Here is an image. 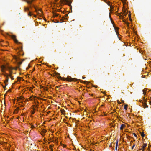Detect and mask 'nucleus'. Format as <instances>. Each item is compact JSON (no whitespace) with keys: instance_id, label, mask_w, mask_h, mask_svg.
<instances>
[{"instance_id":"f257e3e1","label":"nucleus","mask_w":151,"mask_h":151,"mask_svg":"<svg viewBox=\"0 0 151 151\" xmlns=\"http://www.w3.org/2000/svg\"><path fill=\"white\" fill-rule=\"evenodd\" d=\"M0 68L1 72V75H3L4 76L7 75L8 73L6 72V70H8L9 73L10 71H12L14 70H17L16 68L12 67L9 65L7 63H4L2 64Z\"/></svg>"},{"instance_id":"f03ea898","label":"nucleus","mask_w":151,"mask_h":151,"mask_svg":"<svg viewBox=\"0 0 151 151\" xmlns=\"http://www.w3.org/2000/svg\"><path fill=\"white\" fill-rule=\"evenodd\" d=\"M11 38L14 41L16 44H19V48H18L17 49V52L18 54L19 55H23V52L22 50V46L21 43L18 42V40L16 38V36L12 35L11 36Z\"/></svg>"},{"instance_id":"7ed1b4c3","label":"nucleus","mask_w":151,"mask_h":151,"mask_svg":"<svg viewBox=\"0 0 151 151\" xmlns=\"http://www.w3.org/2000/svg\"><path fill=\"white\" fill-rule=\"evenodd\" d=\"M12 70L10 71L9 73L7 74V75L4 76L5 77V79L4 81V83L5 86L8 85L9 77H10L12 80L14 79L13 76H12Z\"/></svg>"},{"instance_id":"20e7f679","label":"nucleus","mask_w":151,"mask_h":151,"mask_svg":"<svg viewBox=\"0 0 151 151\" xmlns=\"http://www.w3.org/2000/svg\"><path fill=\"white\" fill-rule=\"evenodd\" d=\"M33 7L35 9V12L37 14V15L39 16L40 17H43V13L42 10L41 8L37 6H36L34 5L33 6Z\"/></svg>"},{"instance_id":"39448f33","label":"nucleus","mask_w":151,"mask_h":151,"mask_svg":"<svg viewBox=\"0 0 151 151\" xmlns=\"http://www.w3.org/2000/svg\"><path fill=\"white\" fill-rule=\"evenodd\" d=\"M58 78H60L61 80H63V81H77V79L76 78H72L70 77H68L66 78H63V77H61L60 76Z\"/></svg>"},{"instance_id":"423d86ee","label":"nucleus","mask_w":151,"mask_h":151,"mask_svg":"<svg viewBox=\"0 0 151 151\" xmlns=\"http://www.w3.org/2000/svg\"><path fill=\"white\" fill-rule=\"evenodd\" d=\"M38 108L35 107L34 105H32L31 107V110H30L31 114L33 115L35 113L36 111H37Z\"/></svg>"},{"instance_id":"0eeeda50","label":"nucleus","mask_w":151,"mask_h":151,"mask_svg":"<svg viewBox=\"0 0 151 151\" xmlns=\"http://www.w3.org/2000/svg\"><path fill=\"white\" fill-rule=\"evenodd\" d=\"M4 23V20L1 18H0V33L4 36V31L2 30L1 27L2 25H3Z\"/></svg>"},{"instance_id":"6e6552de","label":"nucleus","mask_w":151,"mask_h":151,"mask_svg":"<svg viewBox=\"0 0 151 151\" xmlns=\"http://www.w3.org/2000/svg\"><path fill=\"white\" fill-rule=\"evenodd\" d=\"M72 1L71 0H61L60 1L61 4H67L69 6L71 5Z\"/></svg>"},{"instance_id":"1a4fd4ad","label":"nucleus","mask_w":151,"mask_h":151,"mask_svg":"<svg viewBox=\"0 0 151 151\" xmlns=\"http://www.w3.org/2000/svg\"><path fill=\"white\" fill-rule=\"evenodd\" d=\"M33 104L32 105L34 106L35 107H36L37 108H39V102L38 101L37 97L35 100L33 102Z\"/></svg>"},{"instance_id":"9d476101","label":"nucleus","mask_w":151,"mask_h":151,"mask_svg":"<svg viewBox=\"0 0 151 151\" xmlns=\"http://www.w3.org/2000/svg\"><path fill=\"white\" fill-rule=\"evenodd\" d=\"M127 14V13L125 12H124L123 13L121 12L120 13L119 16L120 19H123L124 18V17L126 16Z\"/></svg>"},{"instance_id":"9b49d317","label":"nucleus","mask_w":151,"mask_h":151,"mask_svg":"<svg viewBox=\"0 0 151 151\" xmlns=\"http://www.w3.org/2000/svg\"><path fill=\"white\" fill-rule=\"evenodd\" d=\"M8 45L7 42L6 43L4 42V40H1L0 41V47L7 46Z\"/></svg>"},{"instance_id":"f8f14e48","label":"nucleus","mask_w":151,"mask_h":151,"mask_svg":"<svg viewBox=\"0 0 151 151\" xmlns=\"http://www.w3.org/2000/svg\"><path fill=\"white\" fill-rule=\"evenodd\" d=\"M47 132V130L45 129H42L41 130L40 132L41 134L44 137L45 135V133Z\"/></svg>"},{"instance_id":"ddd939ff","label":"nucleus","mask_w":151,"mask_h":151,"mask_svg":"<svg viewBox=\"0 0 151 151\" xmlns=\"http://www.w3.org/2000/svg\"><path fill=\"white\" fill-rule=\"evenodd\" d=\"M24 98L22 96L18 97L17 98V100L18 102L24 101Z\"/></svg>"},{"instance_id":"4468645a","label":"nucleus","mask_w":151,"mask_h":151,"mask_svg":"<svg viewBox=\"0 0 151 151\" xmlns=\"http://www.w3.org/2000/svg\"><path fill=\"white\" fill-rule=\"evenodd\" d=\"M147 146V144L143 143L141 147V148H139V150H142V151H144L145 148Z\"/></svg>"},{"instance_id":"2eb2a0df","label":"nucleus","mask_w":151,"mask_h":151,"mask_svg":"<svg viewBox=\"0 0 151 151\" xmlns=\"http://www.w3.org/2000/svg\"><path fill=\"white\" fill-rule=\"evenodd\" d=\"M37 97L33 95L31 96L29 98V99L30 101H34Z\"/></svg>"},{"instance_id":"dca6fc26","label":"nucleus","mask_w":151,"mask_h":151,"mask_svg":"<svg viewBox=\"0 0 151 151\" xmlns=\"http://www.w3.org/2000/svg\"><path fill=\"white\" fill-rule=\"evenodd\" d=\"M18 103L19 106H20L21 107H23L25 104L24 101H19L18 102Z\"/></svg>"},{"instance_id":"f3484780","label":"nucleus","mask_w":151,"mask_h":151,"mask_svg":"<svg viewBox=\"0 0 151 151\" xmlns=\"http://www.w3.org/2000/svg\"><path fill=\"white\" fill-rule=\"evenodd\" d=\"M114 28L115 29V32L116 33V35H119V28L118 27H117L116 26H114Z\"/></svg>"},{"instance_id":"a211bd4d","label":"nucleus","mask_w":151,"mask_h":151,"mask_svg":"<svg viewBox=\"0 0 151 151\" xmlns=\"http://www.w3.org/2000/svg\"><path fill=\"white\" fill-rule=\"evenodd\" d=\"M20 110L19 106L17 107L14 111V114H17L18 113L19 111Z\"/></svg>"},{"instance_id":"6ab92c4d","label":"nucleus","mask_w":151,"mask_h":151,"mask_svg":"<svg viewBox=\"0 0 151 151\" xmlns=\"http://www.w3.org/2000/svg\"><path fill=\"white\" fill-rule=\"evenodd\" d=\"M35 87L33 86H32L31 87L28 88V90L31 93H33V91L32 90Z\"/></svg>"},{"instance_id":"aec40b11","label":"nucleus","mask_w":151,"mask_h":151,"mask_svg":"<svg viewBox=\"0 0 151 151\" xmlns=\"http://www.w3.org/2000/svg\"><path fill=\"white\" fill-rule=\"evenodd\" d=\"M124 22V24H126V25L128 27L129 25V23L128 22V20L127 19H123L122 20Z\"/></svg>"},{"instance_id":"412c9836","label":"nucleus","mask_w":151,"mask_h":151,"mask_svg":"<svg viewBox=\"0 0 151 151\" xmlns=\"http://www.w3.org/2000/svg\"><path fill=\"white\" fill-rule=\"evenodd\" d=\"M54 146V145L52 144L49 145V149L51 151H53V147Z\"/></svg>"},{"instance_id":"4be33fe9","label":"nucleus","mask_w":151,"mask_h":151,"mask_svg":"<svg viewBox=\"0 0 151 151\" xmlns=\"http://www.w3.org/2000/svg\"><path fill=\"white\" fill-rule=\"evenodd\" d=\"M102 1H104L108 5L110 6L111 4V2L109 1L108 0H102Z\"/></svg>"},{"instance_id":"5701e85b","label":"nucleus","mask_w":151,"mask_h":151,"mask_svg":"<svg viewBox=\"0 0 151 151\" xmlns=\"http://www.w3.org/2000/svg\"><path fill=\"white\" fill-rule=\"evenodd\" d=\"M126 127V125L125 124H122L121 125V127H120V129L121 130H123Z\"/></svg>"},{"instance_id":"b1692460","label":"nucleus","mask_w":151,"mask_h":151,"mask_svg":"<svg viewBox=\"0 0 151 151\" xmlns=\"http://www.w3.org/2000/svg\"><path fill=\"white\" fill-rule=\"evenodd\" d=\"M22 79V78L21 77H18L17 78V81H15V82L14 83H16L18 82H20V81Z\"/></svg>"},{"instance_id":"393cba45","label":"nucleus","mask_w":151,"mask_h":151,"mask_svg":"<svg viewBox=\"0 0 151 151\" xmlns=\"http://www.w3.org/2000/svg\"><path fill=\"white\" fill-rule=\"evenodd\" d=\"M60 111H61V114H63L64 115H65V111L64 110V109H61V110H60Z\"/></svg>"},{"instance_id":"a878e982","label":"nucleus","mask_w":151,"mask_h":151,"mask_svg":"<svg viewBox=\"0 0 151 151\" xmlns=\"http://www.w3.org/2000/svg\"><path fill=\"white\" fill-rule=\"evenodd\" d=\"M147 97L145 98V97H143V102L146 103V102H147Z\"/></svg>"},{"instance_id":"bb28decb","label":"nucleus","mask_w":151,"mask_h":151,"mask_svg":"<svg viewBox=\"0 0 151 151\" xmlns=\"http://www.w3.org/2000/svg\"><path fill=\"white\" fill-rule=\"evenodd\" d=\"M117 35V37L120 40H121L122 39V36H121V35H120L119 34V35Z\"/></svg>"},{"instance_id":"cd10ccee","label":"nucleus","mask_w":151,"mask_h":151,"mask_svg":"<svg viewBox=\"0 0 151 151\" xmlns=\"http://www.w3.org/2000/svg\"><path fill=\"white\" fill-rule=\"evenodd\" d=\"M143 107L144 108H147V107H148V106L147 105L146 103H144V102L143 103Z\"/></svg>"},{"instance_id":"c85d7f7f","label":"nucleus","mask_w":151,"mask_h":151,"mask_svg":"<svg viewBox=\"0 0 151 151\" xmlns=\"http://www.w3.org/2000/svg\"><path fill=\"white\" fill-rule=\"evenodd\" d=\"M13 58L16 60H18L19 57L16 55H14L13 56Z\"/></svg>"},{"instance_id":"c756f323","label":"nucleus","mask_w":151,"mask_h":151,"mask_svg":"<svg viewBox=\"0 0 151 151\" xmlns=\"http://www.w3.org/2000/svg\"><path fill=\"white\" fill-rule=\"evenodd\" d=\"M110 6V11H113V10L114 7L112 6V4L111 3V4L110 6Z\"/></svg>"},{"instance_id":"7c9ffc66","label":"nucleus","mask_w":151,"mask_h":151,"mask_svg":"<svg viewBox=\"0 0 151 151\" xmlns=\"http://www.w3.org/2000/svg\"><path fill=\"white\" fill-rule=\"evenodd\" d=\"M29 10V8L28 7H25L24 8V11L25 12L28 11Z\"/></svg>"},{"instance_id":"2f4dec72","label":"nucleus","mask_w":151,"mask_h":151,"mask_svg":"<svg viewBox=\"0 0 151 151\" xmlns=\"http://www.w3.org/2000/svg\"><path fill=\"white\" fill-rule=\"evenodd\" d=\"M128 16L129 17V19L130 21H132V19L131 18V14L130 13H129L128 14Z\"/></svg>"},{"instance_id":"473e14b6","label":"nucleus","mask_w":151,"mask_h":151,"mask_svg":"<svg viewBox=\"0 0 151 151\" xmlns=\"http://www.w3.org/2000/svg\"><path fill=\"white\" fill-rule=\"evenodd\" d=\"M128 106L127 104H125L124 105V108L126 110H127Z\"/></svg>"},{"instance_id":"72a5a7b5","label":"nucleus","mask_w":151,"mask_h":151,"mask_svg":"<svg viewBox=\"0 0 151 151\" xmlns=\"http://www.w3.org/2000/svg\"><path fill=\"white\" fill-rule=\"evenodd\" d=\"M28 16H31L32 15H33V14H32L31 12H29V13H28Z\"/></svg>"},{"instance_id":"f704fd0d","label":"nucleus","mask_w":151,"mask_h":151,"mask_svg":"<svg viewBox=\"0 0 151 151\" xmlns=\"http://www.w3.org/2000/svg\"><path fill=\"white\" fill-rule=\"evenodd\" d=\"M30 101L29 100V98H26L25 99V100L24 101V103L25 102L26 103L27 102H28L29 101Z\"/></svg>"},{"instance_id":"c9c22d12","label":"nucleus","mask_w":151,"mask_h":151,"mask_svg":"<svg viewBox=\"0 0 151 151\" xmlns=\"http://www.w3.org/2000/svg\"><path fill=\"white\" fill-rule=\"evenodd\" d=\"M141 136L142 137H144L145 136V134L144 132H142L141 133Z\"/></svg>"},{"instance_id":"e433bc0d","label":"nucleus","mask_w":151,"mask_h":151,"mask_svg":"<svg viewBox=\"0 0 151 151\" xmlns=\"http://www.w3.org/2000/svg\"><path fill=\"white\" fill-rule=\"evenodd\" d=\"M118 141L117 142L116 144V147H115V149H116V151L117 150V146H118Z\"/></svg>"},{"instance_id":"4c0bfd02","label":"nucleus","mask_w":151,"mask_h":151,"mask_svg":"<svg viewBox=\"0 0 151 151\" xmlns=\"http://www.w3.org/2000/svg\"><path fill=\"white\" fill-rule=\"evenodd\" d=\"M58 15L56 13L53 14V17H56L58 16Z\"/></svg>"},{"instance_id":"58836bf2","label":"nucleus","mask_w":151,"mask_h":151,"mask_svg":"<svg viewBox=\"0 0 151 151\" xmlns=\"http://www.w3.org/2000/svg\"><path fill=\"white\" fill-rule=\"evenodd\" d=\"M26 115V113H22L21 114V116H25Z\"/></svg>"},{"instance_id":"ea45409f","label":"nucleus","mask_w":151,"mask_h":151,"mask_svg":"<svg viewBox=\"0 0 151 151\" xmlns=\"http://www.w3.org/2000/svg\"><path fill=\"white\" fill-rule=\"evenodd\" d=\"M143 94L144 95L146 94V92L145 91V89L143 90Z\"/></svg>"},{"instance_id":"a19ab883","label":"nucleus","mask_w":151,"mask_h":151,"mask_svg":"<svg viewBox=\"0 0 151 151\" xmlns=\"http://www.w3.org/2000/svg\"><path fill=\"white\" fill-rule=\"evenodd\" d=\"M92 86L95 87V88H97L98 87L97 86L95 85H93Z\"/></svg>"},{"instance_id":"79ce46f5","label":"nucleus","mask_w":151,"mask_h":151,"mask_svg":"<svg viewBox=\"0 0 151 151\" xmlns=\"http://www.w3.org/2000/svg\"><path fill=\"white\" fill-rule=\"evenodd\" d=\"M31 127L32 129H33L35 128V126L34 125H31Z\"/></svg>"},{"instance_id":"37998d69","label":"nucleus","mask_w":151,"mask_h":151,"mask_svg":"<svg viewBox=\"0 0 151 151\" xmlns=\"http://www.w3.org/2000/svg\"><path fill=\"white\" fill-rule=\"evenodd\" d=\"M87 81H81V82L82 83H85Z\"/></svg>"},{"instance_id":"c03bdc74","label":"nucleus","mask_w":151,"mask_h":151,"mask_svg":"<svg viewBox=\"0 0 151 151\" xmlns=\"http://www.w3.org/2000/svg\"><path fill=\"white\" fill-rule=\"evenodd\" d=\"M126 32L127 33H128V34H129V30H128V29H127L126 31Z\"/></svg>"},{"instance_id":"a18cd8bd","label":"nucleus","mask_w":151,"mask_h":151,"mask_svg":"<svg viewBox=\"0 0 151 151\" xmlns=\"http://www.w3.org/2000/svg\"><path fill=\"white\" fill-rule=\"evenodd\" d=\"M121 1H122L123 4H126V0L124 2H123L122 0H121Z\"/></svg>"},{"instance_id":"49530a36","label":"nucleus","mask_w":151,"mask_h":151,"mask_svg":"<svg viewBox=\"0 0 151 151\" xmlns=\"http://www.w3.org/2000/svg\"><path fill=\"white\" fill-rule=\"evenodd\" d=\"M44 89L45 90H47V88L46 87H45L44 88Z\"/></svg>"},{"instance_id":"de8ad7c7","label":"nucleus","mask_w":151,"mask_h":151,"mask_svg":"<svg viewBox=\"0 0 151 151\" xmlns=\"http://www.w3.org/2000/svg\"><path fill=\"white\" fill-rule=\"evenodd\" d=\"M33 15V16L34 17H37V15Z\"/></svg>"},{"instance_id":"09e8293b","label":"nucleus","mask_w":151,"mask_h":151,"mask_svg":"<svg viewBox=\"0 0 151 151\" xmlns=\"http://www.w3.org/2000/svg\"><path fill=\"white\" fill-rule=\"evenodd\" d=\"M147 150H148V151H150V149L149 148V147H148V149H147Z\"/></svg>"},{"instance_id":"8fccbe9b","label":"nucleus","mask_w":151,"mask_h":151,"mask_svg":"<svg viewBox=\"0 0 151 151\" xmlns=\"http://www.w3.org/2000/svg\"><path fill=\"white\" fill-rule=\"evenodd\" d=\"M134 146H135V145H134L133 146H132V149H133V148H134Z\"/></svg>"},{"instance_id":"3c124183","label":"nucleus","mask_w":151,"mask_h":151,"mask_svg":"<svg viewBox=\"0 0 151 151\" xmlns=\"http://www.w3.org/2000/svg\"><path fill=\"white\" fill-rule=\"evenodd\" d=\"M118 103L119 104H121V102H119V101H118Z\"/></svg>"},{"instance_id":"603ef678","label":"nucleus","mask_w":151,"mask_h":151,"mask_svg":"<svg viewBox=\"0 0 151 151\" xmlns=\"http://www.w3.org/2000/svg\"><path fill=\"white\" fill-rule=\"evenodd\" d=\"M86 111H87L86 109H84V111L85 112H86Z\"/></svg>"},{"instance_id":"864d4df0","label":"nucleus","mask_w":151,"mask_h":151,"mask_svg":"<svg viewBox=\"0 0 151 151\" xmlns=\"http://www.w3.org/2000/svg\"><path fill=\"white\" fill-rule=\"evenodd\" d=\"M123 2H124L126 0H122Z\"/></svg>"},{"instance_id":"5fc2aeb1","label":"nucleus","mask_w":151,"mask_h":151,"mask_svg":"<svg viewBox=\"0 0 151 151\" xmlns=\"http://www.w3.org/2000/svg\"><path fill=\"white\" fill-rule=\"evenodd\" d=\"M58 140V139L57 138H56L55 139V141H57Z\"/></svg>"},{"instance_id":"6e6d98bb","label":"nucleus","mask_w":151,"mask_h":151,"mask_svg":"<svg viewBox=\"0 0 151 151\" xmlns=\"http://www.w3.org/2000/svg\"><path fill=\"white\" fill-rule=\"evenodd\" d=\"M44 141H46V140H45V138H44Z\"/></svg>"},{"instance_id":"4d7b16f0","label":"nucleus","mask_w":151,"mask_h":151,"mask_svg":"<svg viewBox=\"0 0 151 151\" xmlns=\"http://www.w3.org/2000/svg\"><path fill=\"white\" fill-rule=\"evenodd\" d=\"M82 78H83V79H84L85 78V77H83Z\"/></svg>"},{"instance_id":"13d9d810","label":"nucleus","mask_w":151,"mask_h":151,"mask_svg":"<svg viewBox=\"0 0 151 151\" xmlns=\"http://www.w3.org/2000/svg\"><path fill=\"white\" fill-rule=\"evenodd\" d=\"M93 94H91V96H93Z\"/></svg>"},{"instance_id":"bf43d9fd","label":"nucleus","mask_w":151,"mask_h":151,"mask_svg":"<svg viewBox=\"0 0 151 151\" xmlns=\"http://www.w3.org/2000/svg\"><path fill=\"white\" fill-rule=\"evenodd\" d=\"M104 106V105H101V106Z\"/></svg>"},{"instance_id":"052dcab7","label":"nucleus","mask_w":151,"mask_h":151,"mask_svg":"<svg viewBox=\"0 0 151 151\" xmlns=\"http://www.w3.org/2000/svg\"><path fill=\"white\" fill-rule=\"evenodd\" d=\"M60 9H59V10H58V11L60 12Z\"/></svg>"},{"instance_id":"680f3d73","label":"nucleus","mask_w":151,"mask_h":151,"mask_svg":"<svg viewBox=\"0 0 151 151\" xmlns=\"http://www.w3.org/2000/svg\"><path fill=\"white\" fill-rule=\"evenodd\" d=\"M134 135L135 136L136 135V134L134 133Z\"/></svg>"},{"instance_id":"e2e57ef3","label":"nucleus","mask_w":151,"mask_h":151,"mask_svg":"<svg viewBox=\"0 0 151 151\" xmlns=\"http://www.w3.org/2000/svg\"><path fill=\"white\" fill-rule=\"evenodd\" d=\"M10 91V90H9L8 91L9 92V91Z\"/></svg>"},{"instance_id":"0e129e2a","label":"nucleus","mask_w":151,"mask_h":151,"mask_svg":"<svg viewBox=\"0 0 151 151\" xmlns=\"http://www.w3.org/2000/svg\"><path fill=\"white\" fill-rule=\"evenodd\" d=\"M148 147H149V148L150 147V145H149Z\"/></svg>"},{"instance_id":"69168bd1","label":"nucleus","mask_w":151,"mask_h":151,"mask_svg":"<svg viewBox=\"0 0 151 151\" xmlns=\"http://www.w3.org/2000/svg\"><path fill=\"white\" fill-rule=\"evenodd\" d=\"M105 92H104L103 93L104 94H105Z\"/></svg>"},{"instance_id":"338daca9","label":"nucleus","mask_w":151,"mask_h":151,"mask_svg":"<svg viewBox=\"0 0 151 151\" xmlns=\"http://www.w3.org/2000/svg\"><path fill=\"white\" fill-rule=\"evenodd\" d=\"M149 102H150V101L149 100Z\"/></svg>"},{"instance_id":"774afa93","label":"nucleus","mask_w":151,"mask_h":151,"mask_svg":"<svg viewBox=\"0 0 151 151\" xmlns=\"http://www.w3.org/2000/svg\"><path fill=\"white\" fill-rule=\"evenodd\" d=\"M57 87H59V86H57Z\"/></svg>"}]
</instances>
